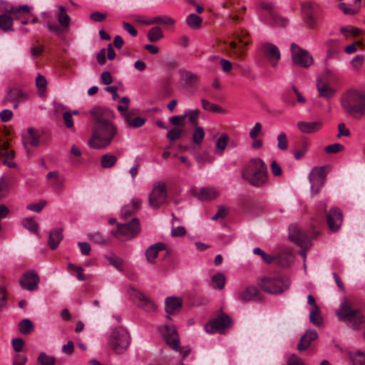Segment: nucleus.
I'll return each instance as SVG.
<instances>
[{
	"label": "nucleus",
	"mask_w": 365,
	"mask_h": 365,
	"mask_svg": "<svg viewBox=\"0 0 365 365\" xmlns=\"http://www.w3.org/2000/svg\"><path fill=\"white\" fill-rule=\"evenodd\" d=\"M340 103L349 115L359 119L365 115V94L351 89L341 96Z\"/></svg>",
	"instance_id": "1"
},
{
	"label": "nucleus",
	"mask_w": 365,
	"mask_h": 365,
	"mask_svg": "<svg viewBox=\"0 0 365 365\" xmlns=\"http://www.w3.org/2000/svg\"><path fill=\"white\" fill-rule=\"evenodd\" d=\"M242 177L252 185L261 187L267 181V167L261 158H252L243 168Z\"/></svg>",
	"instance_id": "2"
},
{
	"label": "nucleus",
	"mask_w": 365,
	"mask_h": 365,
	"mask_svg": "<svg viewBox=\"0 0 365 365\" xmlns=\"http://www.w3.org/2000/svg\"><path fill=\"white\" fill-rule=\"evenodd\" d=\"M116 133L117 128L113 123L93 125L88 145L94 149L105 148L111 143Z\"/></svg>",
	"instance_id": "3"
},
{
	"label": "nucleus",
	"mask_w": 365,
	"mask_h": 365,
	"mask_svg": "<svg viewBox=\"0 0 365 365\" xmlns=\"http://www.w3.org/2000/svg\"><path fill=\"white\" fill-rule=\"evenodd\" d=\"M255 8L260 21L265 24L272 26L281 27H284L288 24V19L277 15L270 2L261 1L255 6Z\"/></svg>",
	"instance_id": "4"
},
{
	"label": "nucleus",
	"mask_w": 365,
	"mask_h": 365,
	"mask_svg": "<svg viewBox=\"0 0 365 365\" xmlns=\"http://www.w3.org/2000/svg\"><path fill=\"white\" fill-rule=\"evenodd\" d=\"M290 284L289 277L282 275L264 277L258 283L263 291L273 294L282 293L289 287Z\"/></svg>",
	"instance_id": "5"
},
{
	"label": "nucleus",
	"mask_w": 365,
	"mask_h": 365,
	"mask_svg": "<svg viewBox=\"0 0 365 365\" xmlns=\"http://www.w3.org/2000/svg\"><path fill=\"white\" fill-rule=\"evenodd\" d=\"M337 315L341 320L351 324V327L354 330H359L364 323L365 318L360 309H353L351 306L344 302L341 304Z\"/></svg>",
	"instance_id": "6"
},
{
	"label": "nucleus",
	"mask_w": 365,
	"mask_h": 365,
	"mask_svg": "<svg viewBox=\"0 0 365 365\" xmlns=\"http://www.w3.org/2000/svg\"><path fill=\"white\" fill-rule=\"evenodd\" d=\"M130 342V337L129 333L122 327L113 329L108 340L110 347L117 354L125 352L129 346Z\"/></svg>",
	"instance_id": "7"
},
{
	"label": "nucleus",
	"mask_w": 365,
	"mask_h": 365,
	"mask_svg": "<svg viewBox=\"0 0 365 365\" xmlns=\"http://www.w3.org/2000/svg\"><path fill=\"white\" fill-rule=\"evenodd\" d=\"M166 185L162 181L156 182L149 195V206L153 209H158L165 202L167 198Z\"/></svg>",
	"instance_id": "8"
},
{
	"label": "nucleus",
	"mask_w": 365,
	"mask_h": 365,
	"mask_svg": "<svg viewBox=\"0 0 365 365\" xmlns=\"http://www.w3.org/2000/svg\"><path fill=\"white\" fill-rule=\"evenodd\" d=\"M289 231V239L297 245L304 249H309L311 247L312 243L310 238L303 231H302L296 225H290ZM299 255L302 256L304 258H305L306 250H300Z\"/></svg>",
	"instance_id": "9"
},
{
	"label": "nucleus",
	"mask_w": 365,
	"mask_h": 365,
	"mask_svg": "<svg viewBox=\"0 0 365 365\" xmlns=\"http://www.w3.org/2000/svg\"><path fill=\"white\" fill-rule=\"evenodd\" d=\"M291 53L292 61L295 65L308 68L313 64L314 60L309 51L294 43L291 45Z\"/></svg>",
	"instance_id": "10"
},
{
	"label": "nucleus",
	"mask_w": 365,
	"mask_h": 365,
	"mask_svg": "<svg viewBox=\"0 0 365 365\" xmlns=\"http://www.w3.org/2000/svg\"><path fill=\"white\" fill-rule=\"evenodd\" d=\"M140 230L139 220L134 217L128 223L118 225V237L122 241L128 240L137 236Z\"/></svg>",
	"instance_id": "11"
},
{
	"label": "nucleus",
	"mask_w": 365,
	"mask_h": 365,
	"mask_svg": "<svg viewBox=\"0 0 365 365\" xmlns=\"http://www.w3.org/2000/svg\"><path fill=\"white\" fill-rule=\"evenodd\" d=\"M163 337L167 344L175 351H180L182 354V360H183L190 352L189 349H181L180 346V339L176 329L174 327L165 324Z\"/></svg>",
	"instance_id": "12"
},
{
	"label": "nucleus",
	"mask_w": 365,
	"mask_h": 365,
	"mask_svg": "<svg viewBox=\"0 0 365 365\" xmlns=\"http://www.w3.org/2000/svg\"><path fill=\"white\" fill-rule=\"evenodd\" d=\"M258 51L269 61L272 67L277 66L281 58V53L276 45L269 42H264L259 46Z\"/></svg>",
	"instance_id": "13"
},
{
	"label": "nucleus",
	"mask_w": 365,
	"mask_h": 365,
	"mask_svg": "<svg viewBox=\"0 0 365 365\" xmlns=\"http://www.w3.org/2000/svg\"><path fill=\"white\" fill-rule=\"evenodd\" d=\"M232 324V321L227 314H221L207 324L205 329L208 333H215L216 331L222 333L225 329L231 327Z\"/></svg>",
	"instance_id": "14"
},
{
	"label": "nucleus",
	"mask_w": 365,
	"mask_h": 365,
	"mask_svg": "<svg viewBox=\"0 0 365 365\" xmlns=\"http://www.w3.org/2000/svg\"><path fill=\"white\" fill-rule=\"evenodd\" d=\"M302 13L306 24L310 29L314 28L319 16V6L312 2H304L302 4Z\"/></svg>",
	"instance_id": "15"
},
{
	"label": "nucleus",
	"mask_w": 365,
	"mask_h": 365,
	"mask_svg": "<svg viewBox=\"0 0 365 365\" xmlns=\"http://www.w3.org/2000/svg\"><path fill=\"white\" fill-rule=\"evenodd\" d=\"M325 170L323 167L314 168L309 174L311 190L314 194H317L323 187L325 182Z\"/></svg>",
	"instance_id": "16"
},
{
	"label": "nucleus",
	"mask_w": 365,
	"mask_h": 365,
	"mask_svg": "<svg viewBox=\"0 0 365 365\" xmlns=\"http://www.w3.org/2000/svg\"><path fill=\"white\" fill-rule=\"evenodd\" d=\"M90 113L95 118L93 125L113 123L111 121L114 118L113 112L108 108L96 107L93 108Z\"/></svg>",
	"instance_id": "17"
},
{
	"label": "nucleus",
	"mask_w": 365,
	"mask_h": 365,
	"mask_svg": "<svg viewBox=\"0 0 365 365\" xmlns=\"http://www.w3.org/2000/svg\"><path fill=\"white\" fill-rule=\"evenodd\" d=\"M39 277L34 270H29L24 272L19 281L23 289L32 292L38 288Z\"/></svg>",
	"instance_id": "18"
},
{
	"label": "nucleus",
	"mask_w": 365,
	"mask_h": 365,
	"mask_svg": "<svg viewBox=\"0 0 365 365\" xmlns=\"http://www.w3.org/2000/svg\"><path fill=\"white\" fill-rule=\"evenodd\" d=\"M343 221V215L340 209L334 207L330 209L327 215V223L329 229L333 232H337Z\"/></svg>",
	"instance_id": "19"
},
{
	"label": "nucleus",
	"mask_w": 365,
	"mask_h": 365,
	"mask_svg": "<svg viewBox=\"0 0 365 365\" xmlns=\"http://www.w3.org/2000/svg\"><path fill=\"white\" fill-rule=\"evenodd\" d=\"M28 99V93L19 88H8L6 94L4 97V102H13L15 103L14 107L16 108L18 103L24 102Z\"/></svg>",
	"instance_id": "20"
},
{
	"label": "nucleus",
	"mask_w": 365,
	"mask_h": 365,
	"mask_svg": "<svg viewBox=\"0 0 365 365\" xmlns=\"http://www.w3.org/2000/svg\"><path fill=\"white\" fill-rule=\"evenodd\" d=\"M135 299L138 301V306L147 312H153L156 310L157 306L155 302L149 297L140 292H137L135 294Z\"/></svg>",
	"instance_id": "21"
},
{
	"label": "nucleus",
	"mask_w": 365,
	"mask_h": 365,
	"mask_svg": "<svg viewBox=\"0 0 365 365\" xmlns=\"http://www.w3.org/2000/svg\"><path fill=\"white\" fill-rule=\"evenodd\" d=\"M318 334L315 330H307L300 338L299 342L297 344V349L300 351L307 349L312 341L315 340Z\"/></svg>",
	"instance_id": "22"
},
{
	"label": "nucleus",
	"mask_w": 365,
	"mask_h": 365,
	"mask_svg": "<svg viewBox=\"0 0 365 365\" xmlns=\"http://www.w3.org/2000/svg\"><path fill=\"white\" fill-rule=\"evenodd\" d=\"M182 299L175 297H168L165 301V309L167 314H174L178 312L182 307Z\"/></svg>",
	"instance_id": "23"
},
{
	"label": "nucleus",
	"mask_w": 365,
	"mask_h": 365,
	"mask_svg": "<svg viewBox=\"0 0 365 365\" xmlns=\"http://www.w3.org/2000/svg\"><path fill=\"white\" fill-rule=\"evenodd\" d=\"M317 88L319 92V96L329 100L336 94V90L331 88L327 83L318 81Z\"/></svg>",
	"instance_id": "24"
},
{
	"label": "nucleus",
	"mask_w": 365,
	"mask_h": 365,
	"mask_svg": "<svg viewBox=\"0 0 365 365\" xmlns=\"http://www.w3.org/2000/svg\"><path fill=\"white\" fill-rule=\"evenodd\" d=\"M166 246L164 243L158 242L150 245L145 250V257L149 262H154L160 251L165 250Z\"/></svg>",
	"instance_id": "25"
},
{
	"label": "nucleus",
	"mask_w": 365,
	"mask_h": 365,
	"mask_svg": "<svg viewBox=\"0 0 365 365\" xmlns=\"http://www.w3.org/2000/svg\"><path fill=\"white\" fill-rule=\"evenodd\" d=\"M322 124L321 122H304L297 123V128L304 133H313L321 129Z\"/></svg>",
	"instance_id": "26"
},
{
	"label": "nucleus",
	"mask_w": 365,
	"mask_h": 365,
	"mask_svg": "<svg viewBox=\"0 0 365 365\" xmlns=\"http://www.w3.org/2000/svg\"><path fill=\"white\" fill-rule=\"evenodd\" d=\"M0 156L5 157V159L3 160V163L9 168H14L16 166L15 163L11 161L14 157V153L9 149L6 143L0 144Z\"/></svg>",
	"instance_id": "27"
},
{
	"label": "nucleus",
	"mask_w": 365,
	"mask_h": 365,
	"mask_svg": "<svg viewBox=\"0 0 365 365\" xmlns=\"http://www.w3.org/2000/svg\"><path fill=\"white\" fill-rule=\"evenodd\" d=\"M258 294L259 291L257 287L250 286L239 293L238 298L242 302H250L257 299Z\"/></svg>",
	"instance_id": "28"
},
{
	"label": "nucleus",
	"mask_w": 365,
	"mask_h": 365,
	"mask_svg": "<svg viewBox=\"0 0 365 365\" xmlns=\"http://www.w3.org/2000/svg\"><path fill=\"white\" fill-rule=\"evenodd\" d=\"M22 140L25 147L27 145L36 146L39 143L36 130L34 128H29L27 133L23 135Z\"/></svg>",
	"instance_id": "29"
},
{
	"label": "nucleus",
	"mask_w": 365,
	"mask_h": 365,
	"mask_svg": "<svg viewBox=\"0 0 365 365\" xmlns=\"http://www.w3.org/2000/svg\"><path fill=\"white\" fill-rule=\"evenodd\" d=\"M61 228L51 230L49 233L48 245L51 250H55L63 239Z\"/></svg>",
	"instance_id": "30"
},
{
	"label": "nucleus",
	"mask_w": 365,
	"mask_h": 365,
	"mask_svg": "<svg viewBox=\"0 0 365 365\" xmlns=\"http://www.w3.org/2000/svg\"><path fill=\"white\" fill-rule=\"evenodd\" d=\"M180 75L181 79L188 87H194L198 81V76L189 71L180 70Z\"/></svg>",
	"instance_id": "31"
},
{
	"label": "nucleus",
	"mask_w": 365,
	"mask_h": 365,
	"mask_svg": "<svg viewBox=\"0 0 365 365\" xmlns=\"http://www.w3.org/2000/svg\"><path fill=\"white\" fill-rule=\"evenodd\" d=\"M218 195L217 191L214 187H203L200 189L197 197L200 200H210Z\"/></svg>",
	"instance_id": "32"
},
{
	"label": "nucleus",
	"mask_w": 365,
	"mask_h": 365,
	"mask_svg": "<svg viewBox=\"0 0 365 365\" xmlns=\"http://www.w3.org/2000/svg\"><path fill=\"white\" fill-rule=\"evenodd\" d=\"M124 118L126 124L128 126L137 128L143 126L145 123V118H141V117H135L134 118H132L131 113H125L124 115Z\"/></svg>",
	"instance_id": "33"
},
{
	"label": "nucleus",
	"mask_w": 365,
	"mask_h": 365,
	"mask_svg": "<svg viewBox=\"0 0 365 365\" xmlns=\"http://www.w3.org/2000/svg\"><path fill=\"white\" fill-rule=\"evenodd\" d=\"M232 36L245 46L249 45L251 42L249 33L242 29H238L232 32Z\"/></svg>",
	"instance_id": "34"
},
{
	"label": "nucleus",
	"mask_w": 365,
	"mask_h": 365,
	"mask_svg": "<svg viewBox=\"0 0 365 365\" xmlns=\"http://www.w3.org/2000/svg\"><path fill=\"white\" fill-rule=\"evenodd\" d=\"M13 18L7 14H0V29L4 32L14 31L13 29Z\"/></svg>",
	"instance_id": "35"
},
{
	"label": "nucleus",
	"mask_w": 365,
	"mask_h": 365,
	"mask_svg": "<svg viewBox=\"0 0 365 365\" xmlns=\"http://www.w3.org/2000/svg\"><path fill=\"white\" fill-rule=\"evenodd\" d=\"M202 107L205 110L216 113H225V110L219 105L210 102L209 101L202 98L201 100Z\"/></svg>",
	"instance_id": "36"
},
{
	"label": "nucleus",
	"mask_w": 365,
	"mask_h": 365,
	"mask_svg": "<svg viewBox=\"0 0 365 365\" xmlns=\"http://www.w3.org/2000/svg\"><path fill=\"white\" fill-rule=\"evenodd\" d=\"M309 320L311 323L317 326H321L323 324V319L318 306L310 308Z\"/></svg>",
	"instance_id": "37"
},
{
	"label": "nucleus",
	"mask_w": 365,
	"mask_h": 365,
	"mask_svg": "<svg viewBox=\"0 0 365 365\" xmlns=\"http://www.w3.org/2000/svg\"><path fill=\"white\" fill-rule=\"evenodd\" d=\"M225 284V277L222 273L215 274L211 278L210 286L213 289H222Z\"/></svg>",
	"instance_id": "38"
},
{
	"label": "nucleus",
	"mask_w": 365,
	"mask_h": 365,
	"mask_svg": "<svg viewBox=\"0 0 365 365\" xmlns=\"http://www.w3.org/2000/svg\"><path fill=\"white\" fill-rule=\"evenodd\" d=\"M58 9L60 12L57 16L58 21L61 24V27L68 29L70 25L71 19L69 16L66 14V9L64 6H58Z\"/></svg>",
	"instance_id": "39"
},
{
	"label": "nucleus",
	"mask_w": 365,
	"mask_h": 365,
	"mask_svg": "<svg viewBox=\"0 0 365 365\" xmlns=\"http://www.w3.org/2000/svg\"><path fill=\"white\" fill-rule=\"evenodd\" d=\"M143 23L146 25L157 24L172 25L175 23V20L168 16H158L154 17L152 20L145 21H143Z\"/></svg>",
	"instance_id": "40"
},
{
	"label": "nucleus",
	"mask_w": 365,
	"mask_h": 365,
	"mask_svg": "<svg viewBox=\"0 0 365 365\" xmlns=\"http://www.w3.org/2000/svg\"><path fill=\"white\" fill-rule=\"evenodd\" d=\"M229 141V137L227 134H222L217 140L216 151L217 155H222L226 149Z\"/></svg>",
	"instance_id": "41"
},
{
	"label": "nucleus",
	"mask_w": 365,
	"mask_h": 365,
	"mask_svg": "<svg viewBox=\"0 0 365 365\" xmlns=\"http://www.w3.org/2000/svg\"><path fill=\"white\" fill-rule=\"evenodd\" d=\"M202 22V19L200 16L191 14L187 16L186 23L189 27L193 29H200Z\"/></svg>",
	"instance_id": "42"
},
{
	"label": "nucleus",
	"mask_w": 365,
	"mask_h": 365,
	"mask_svg": "<svg viewBox=\"0 0 365 365\" xmlns=\"http://www.w3.org/2000/svg\"><path fill=\"white\" fill-rule=\"evenodd\" d=\"M186 134L187 132L185 129L174 128L167 133L166 137L170 141H175L182 138Z\"/></svg>",
	"instance_id": "43"
},
{
	"label": "nucleus",
	"mask_w": 365,
	"mask_h": 365,
	"mask_svg": "<svg viewBox=\"0 0 365 365\" xmlns=\"http://www.w3.org/2000/svg\"><path fill=\"white\" fill-rule=\"evenodd\" d=\"M34 324L29 319H24L20 321L19 323V330L21 334L24 335L29 334L34 330Z\"/></svg>",
	"instance_id": "44"
},
{
	"label": "nucleus",
	"mask_w": 365,
	"mask_h": 365,
	"mask_svg": "<svg viewBox=\"0 0 365 365\" xmlns=\"http://www.w3.org/2000/svg\"><path fill=\"white\" fill-rule=\"evenodd\" d=\"M23 227L32 233H36L38 229V224L33 217H26L22 220Z\"/></svg>",
	"instance_id": "45"
},
{
	"label": "nucleus",
	"mask_w": 365,
	"mask_h": 365,
	"mask_svg": "<svg viewBox=\"0 0 365 365\" xmlns=\"http://www.w3.org/2000/svg\"><path fill=\"white\" fill-rule=\"evenodd\" d=\"M117 162V158L112 154H104L101 157V166L103 168H110L115 165Z\"/></svg>",
	"instance_id": "46"
},
{
	"label": "nucleus",
	"mask_w": 365,
	"mask_h": 365,
	"mask_svg": "<svg viewBox=\"0 0 365 365\" xmlns=\"http://www.w3.org/2000/svg\"><path fill=\"white\" fill-rule=\"evenodd\" d=\"M163 37V32L158 26L153 27L148 33V38L151 42H155Z\"/></svg>",
	"instance_id": "47"
},
{
	"label": "nucleus",
	"mask_w": 365,
	"mask_h": 365,
	"mask_svg": "<svg viewBox=\"0 0 365 365\" xmlns=\"http://www.w3.org/2000/svg\"><path fill=\"white\" fill-rule=\"evenodd\" d=\"M88 238L93 242L99 245H106L109 242V238L103 236L101 232H93L88 235Z\"/></svg>",
	"instance_id": "48"
},
{
	"label": "nucleus",
	"mask_w": 365,
	"mask_h": 365,
	"mask_svg": "<svg viewBox=\"0 0 365 365\" xmlns=\"http://www.w3.org/2000/svg\"><path fill=\"white\" fill-rule=\"evenodd\" d=\"M349 359L354 365H365V353L362 351L349 353Z\"/></svg>",
	"instance_id": "49"
},
{
	"label": "nucleus",
	"mask_w": 365,
	"mask_h": 365,
	"mask_svg": "<svg viewBox=\"0 0 365 365\" xmlns=\"http://www.w3.org/2000/svg\"><path fill=\"white\" fill-rule=\"evenodd\" d=\"M31 8L28 5L19 6L15 7L14 11L11 12L15 19L20 20L24 18V14H29Z\"/></svg>",
	"instance_id": "50"
},
{
	"label": "nucleus",
	"mask_w": 365,
	"mask_h": 365,
	"mask_svg": "<svg viewBox=\"0 0 365 365\" xmlns=\"http://www.w3.org/2000/svg\"><path fill=\"white\" fill-rule=\"evenodd\" d=\"M200 110L197 109L195 110H188L183 115L185 119L188 118L189 123L192 125L197 126L198 123V118H199Z\"/></svg>",
	"instance_id": "51"
},
{
	"label": "nucleus",
	"mask_w": 365,
	"mask_h": 365,
	"mask_svg": "<svg viewBox=\"0 0 365 365\" xmlns=\"http://www.w3.org/2000/svg\"><path fill=\"white\" fill-rule=\"evenodd\" d=\"M38 362L41 365H55L56 358L42 352L38 357Z\"/></svg>",
	"instance_id": "52"
},
{
	"label": "nucleus",
	"mask_w": 365,
	"mask_h": 365,
	"mask_svg": "<svg viewBox=\"0 0 365 365\" xmlns=\"http://www.w3.org/2000/svg\"><path fill=\"white\" fill-rule=\"evenodd\" d=\"M205 138V131L202 127L195 126L192 134V141L195 144H200Z\"/></svg>",
	"instance_id": "53"
},
{
	"label": "nucleus",
	"mask_w": 365,
	"mask_h": 365,
	"mask_svg": "<svg viewBox=\"0 0 365 365\" xmlns=\"http://www.w3.org/2000/svg\"><path fill=\"white\" fill-rule=\"evenodd\" d=\"M106 257L109 263L115 267L118 270L123 271V260L120 258L113 254L109 256H106Z\"/></svg>",
	"instance_id": "54"
},
{
	"label": "nucleus",
	"mask_w": 365,
	"mask_h": 365,
	"mask_svg": "<svg viewBox=\"0 0 365 365\" xmlns=\"http://www.w3.org/2000/svg\"><path fill=\"white\" fill-rule=\"evenodd\" d=\"M364 61V55H357L350 61L351 68L354 71H359L362 67Z\"/></svg>",
	"instance_id": "55"
},
{
	"label": "nucleus",
	"mask_w": 365,
	"mask_h": 365,
	"mask_svg": "<svg viewBox=\"0 0 365 365\" xmlns=\"http://www.w3.org/2000/svg\"><path fill=\"white\" fill-rule=\"evenodd\" d=\"M253 253L255 255H259L262 260L267 264H271L275 259L274 256L267 255L259 247L254 248Z\"/></svg>",
	"instance_id": "56"
},
{
	"label": "nucleus",
	"mask_w": 365,
	"mask_h": 365,
	"mask_svg": "<svg viewBox=\"0 0 365 365\" xmlns=\"http://www.w3.org/2000/svg\"><path fill=\"white\" fill-rule=\"evenodd\" d=\"M288 147V140L284 133H281L277 136V148L281 150H285Z\"/></svg>",
	"instance_id": "57"
},
{
	"label": "nucleus",
	"mask_w": 365,
	"mask_h": 365,
	"mask_svg": "<svg viewBox=\"0 0 365 365\" xmlns=\"http://www.w3.org/2000/svg\"><path fill=\"white\" fill-rule=\"evenodd\" d=\"M262 126L260 123H256L255 125L251 128L249 136L251 139H255L259 135H262Z\"/></svg>",
	"instance_id": "58"
},
{
	"label": "nucleus",
	"mask_w": 365,
	"mask_h": 365,
	"mask_svg": "<svg viewBox=\"0 0 365 365\" xmlns=\"http://www.w3.org/2000/svg\"><path fill=\"white\" fill-rule=\"evenodd\" d=\"M46 204V202L45 200H41L38 203H31L28 205L26 208L29 210L38 213L43 210Z\"/></svg>",
	"instance_id": "59"
},
{
	"label": "nucleus",
	"mask_w": 365,
	"mask_h": 365,
	"mask_svg": "<svg viewBox=\"0 0 365 365\" xmlns=\"http://www.w3.org/2000/svg\"><path fill=\"white\" fill-rule=\"evenodd\" d=\"M344 149V146L340 143H334L329 145H327L325 148V151L327 153H338L342 151Z\"/></svg>",
	"instance_id": "60"
},
{
	"label": "nucleus",
	"mask_w": 365,
	"mask_h": 365,
	"mask_svg": "<svg viewBox=\"0 0 365 365\" xmlns=\"http://www.w3.org/2000/svg\"><path fill=\"white\" fill-rule=\"evenodd\" d=\"M170 123L175 126L182 127L185 125V120L184 115H173L170 118Z\"/></svg>",
	"instance_id": "61"
},
{
	"label": "nucleus",
	"mask_w": 365,
	"mask_h": 365,
	"mask_svg": "<svg viewBox=\"0 0 365 365\" xmlns=\"http://www.w3.org/2000/svg\"><path fill=\"white\" fill-rule=\"evenodd\" d=\"M230 48L232 50L233 53L238 58L244 55V51L242 46H238L235 41H232L229 44Z\"/></svg>",
	"instance_id": "62"
},
{
	"label": "nucleus",
	"mask_w": 365,
	"mask_h": 365,
	"mask_svg": "<svg viewBox=\"0 0 365 365\" xmlns=\"http://www.w3.org/2000/svg\"><path fill=\"white\" fill-rule=\"evenodd\" d=\"M47 81L43 76L38 75L36 78V85L39 91L44 92L46 90Z\"/></svg>",
	"instance_id": "63"
},
{
	"label": "nucleus",
	"mask_w": 365,
	"mask_h": 365,
	"mask_svg": "<svg viewBox=\"0 0 365 365\" xmlns=\"http://www.w3.org/2000/svg\"><path fill=\"white\" fill-rule=\"evenodd\" d=\"M11 344L13 349L19 352L23 349L25 342L21 338H14L11 341Z\"/></svg>",
	"instance_id": "64"
}]
</instances>
